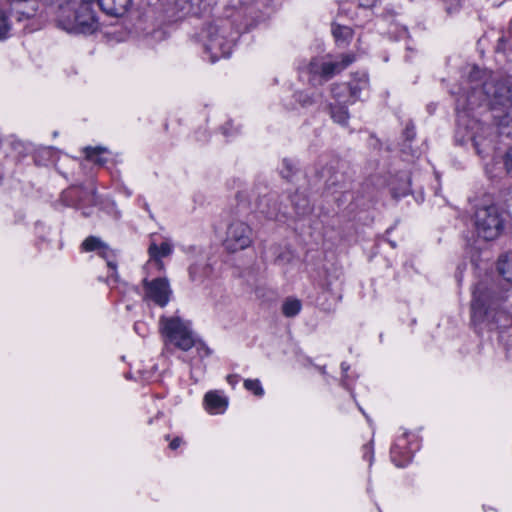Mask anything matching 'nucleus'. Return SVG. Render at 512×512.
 <instances>
[{
	"label": "nucleus",
	"mask_w": 512,
	"mask_h": 512,
	"mask_svg": "<svg viewBox=\"0 0 512 512\" xmlns=\"http://www.w3.org/2000/svg\"><path fill=\"white\" fill-rule=\"evenodd\" d=\"M85 154L87 160L97 165H103L107 161V155L109 154V152L107 151V149L102 147H86Z\"/></svg>",
	"instance_id": "18"
},
{
	"label": "nucleus",
	"mask_w": 512,
	"mask_h": 512,
	"mask_svg": "<svg viewBox=\"0 0 512 512\" xmlns=\"http://www.w3.org/2000/svg\"><path fill=\"white\" fill-rule=\"evenodd\" d=\"M173 251V244L170 240H164L161 243H157L155 240H151L148 254H149V265H155L158 269L163 268L161 259L169 256Z\"/></svg>",
	"instance_id": "14"
},
{
	"label": "nucleus",
	"mask_w": 512,
	"mask_h": 512,
	"mask_svg": "<svg viewBox=\"0 0 512 512\" xmlns=\"http://www.w3.org/2000/svg\"><path fill=\"white\" fill-rule=\"evenodd\" d=\"M296 96H297L298 101L301 103V105L303 107L308 106L314 102L312 96L308 95L307 93L299 92V93H297Z\"/></svg>",
	"instance_id": "28"
},
{
	"label": "nucleus",
	"mask_w": 512,
	"mask_h": 512,
	"mask_svg": "<svg viewBox=\"0 0 512 512\" xmlns=\"http://www.w3.org/2000/svg\"><path fill=\"white\" fill-rule=\"evenodd\" d=\"M332 32L336 40H346L351 36V29L345 26H335Z\"/></svg>",
	"instance_id": "24"
},
{
	"label": "nucleus",
	"mask_w": 512,
	"mask_h": 512,
	"mask_svg": "<svg viewBox=\"0 0 512 512\" xmlns=\"http://www.w3.org/2000/svg\"><path fill=\"white\" fill-rule=\"evenodd\" d=\"M497 270L505 281L512 284V252L500 256Z\"/></svg>",
	"instance_id": "17"
},
{
	"label": "nucleus",
	"mask_w": 512,
	"mask_h": 512,
	"mask_svg": "<svg viewBox=\"0 0 512 512\" xmlns=\"http://www.w3.org/2000/svg\"><path fill=\"white\" fill-rule=\"evenodd\" d=\"M82 249L86 252L97 251L99 256L106 260L107 266L113 271L116 270L115 256L113 251L97 237H88L82 243Z\"/></svg>",
	"instance_id": "12"
},
{
	"label": "nucleus",
	"mask_w": 512,
	"mask_h": 512,
	"mask_svg": "<svg viewBox=\"0 0 512 512\" xmlns=\"http://www.w3.org/2000/svg\"><path fill=\"white\" fill-rule=\"evenodd\" d=\"M486 169H487V172H488L489 174L494 175V174H493V171L489 170V168H488V167H487Z\"/></svg>",
	"instance_id": "38"
},
{
	"label": "nucleus",
	"mask_w": 512,
	"mask_h": 512,
	"mask_svg": "<svg viewBox=\"0 0 512 512\" xmlns=\"http://www.w3.org/2000/svg\"><path fill=\"white\" fill-rule=\"evenodd\" d=\"M12 31V20L9 12L0 7V41L10 37Z\"/></svg>",
	"instance_id": "19"
},
{
	"label": "nucleus",
	"mask_w": 512,
	"mask_h": 512,
	"mask_svg": "<svg viewBox=\"0 0 512 512\" xmlns=\"http://www.w3.org/2000/svg\"><path fill=\"white\" fill-rule=\"evenodd\" d=\"M98 3L106 14L121 16L127 11L130 0H98Z\"/></svg>",
	"instance_id": "16"
},
{
	"label": "nucleus",
	"mask_w": 512,
	"mask_h": 512,
	"mask_svg": "<svg viewBox=\"0 0 512 512\" xmlns=\"http://www.w3.org/2000/svg\"><path fill=\"white\" fill-rule=\"evenodd\" d=\"M92 1H93V0H80V2H82V3H88V4H90V5H91V2H92Z\"/></svg>",
	"instance_id": "36"
},
{
	"label": "nucleus",
	"mask_w": 512,
	"mask_h": 512,
	"mask_svg": "<svg viewBox=\"0 0 512 512\" xmlns=\"http://www.w3.org/2000/svg\"><path fill=\"white\" fill-rule=\"evenodd\" d=\"M145 299L153 301L160 307L169 302L171 289L165 278H156L152 281L144 280Z\"/></svg>",
	"instance_id": "11"
},
{
	"label": "nucleus",
	"mask_w": 512,
	"mask_h": 512,
	"mask_svg": "<svg viewBox=\"0 0 512 512\" xmlns=\"http://www.w3.org/2000/svg\"><path fill=\"white\" fill-rule=\"evenodd\" d=\"M227 382L232 385V386H235L237 384V379H236V376L234 375H228L227 376Z\"/></svg>",
	"instance_id": "34"
},
{
	"label": "nucleus",
	"mask_w": 512,
	"mask_h": 512,
	"mask_svg": "<svg viewBox=\"0 0 512 512\" xmlns=\"http://www.w3.org/2000/svg\"><path fill=\"white\" fill-rule=\"evenodd\" d=\"M377 3V0H359V6L363 8H371L374 7Z\"/></svg>",
	"instance_id": "32"
},
{
	"label": "nucleus",
	"mask_w": 512,
	"mask_h": 512,
	"mask_svg": "<svg viewBox=\"0 0 512 512\" xmlns=\"http://www.w3.org/2000/svg\"><path fill=\"white\" fill-rule=\"evenodd\" d=\"M57 25L71 33L90 34L98 29L95 12L80 0H59L55 10Z\"/></svg>",
	"instance_id": "4"
},
{
	"label": "nucleus",
	"mask_w": 512,
	"mask_h": 512,
	"mask_svg": "<svg viewBox=\"0 0 512 512\" xmlns=\"http://www.w3.org/2000/svg\"><path fill=\"white\" fill-rule=\"evenodd\" d=\"M410 437L415 439L414 435L403 433L391 448V460L397 467L406 466L412 460L415 450L418 449L417 442L412 443L409 440Z\"/></svg>",
	"instance_id": "10"
},
{
	"label": "nucleus",
	"mask_w": 512,
	"mask_h": 512,
	"mask_svg": "<svg viewBox=\"0 0 512 512\" xmlns=\"http://www.w3.org/2000/svg\"><path fill=\"white\" fill-rule=\"evenodd\" d=\"M228 398L222 391H208L203 399L205 410L211 415L223 414L228 407Z\"/></svg>",
	"instance_id": "13"
},
{
	"label": "nucleus",
	"mask_w": 512,
	"mask_h": 512,
	"mask_svg": "<svg viewBox=\"0 0 512 512\" xmlns=\"http://www.w3.org/2000/svg\"><path fill=\"white\" fill-rule=\"evenodd\" d=\"M302 309L301 301L296 298H287L282 305V313L286 317H294Z\"/></svg>",
	"instance_id": "21"
},
{
	"label": "nucleus",
	"mask_w": 512,
	"mask_h": 512,
	"mask_svg": "<svg viewBox=\"0 0 512 512\" xmlns=\"http://www.w3.org/2000/svg\"><path fill=\"white\" fill-rule=\"evenodd\" d=\"M196 351L200 357H207L210 355V349L203 343H197L195 341Z\"/></svg>",
	"instance_id": "29"
},
{
	"label": "nucleus",
	"mask_w": 512,
	"mask_h": 512,
	"mask_svg": "<svg viewBox=\"0 0 512 512\" xmlns=\"http://www.w3.org/2000/svg\"><path fill=\"white\" fill-rule=\"evenodd\" d=\"M262 213H265L266 216L270 219H274L276 221H283V219L286 217V213L280 214L278 208L276 207V204H273V208H269L265 210L264 208L261 209Z\"/></svg>",
	"instance_id": "25"
},
{
	"label": "nucleus",
	"mask_w": 512,
	"mask_h": 512,
	"mask_svg": "<svg viewBox=\"0 0 512 512\" xmlns=\"http://www.w3.org/2000/svg\"><path fill=\"white\" fill-rule=\"evenodd\" d=\"M503 162L507 174L512 176V147L505 153Z\"/></svg>",
	"instance_id": "27"
},
{
	"label": "nucleus",
	"mask_w": 512,
	"mask_h": 512,
	"mask_svg": "<svg viewBox=\"0 0 512 512\" xmlns=\"http://www.w3.org/2000/svg\"><path fill=\"white\" fill-rule=\"evenodd\" d=\"M244 388L255 396L262 397L264 395V389L259 379H246L244 380Z\"/></svg>",
	"instance_id": "23"
},
{
	"label": "nucleus",
	"mask_w": 512,
	"mask_h": 512,
	"mask_svg": "<svg viewBox=\"0 0 512 512\" xmlns=\"http://www.w3.org/2000/svg\"><path fill=\"white\" fill-rule=\"evenodd\" d=\"M347 85H348L349 96L351 97V101L355 102L357 99L360 98L361 93L363 91L368 90V87H369L368 75L366 73H359Z\"/></svg>",
	"instance_id": "15"
},
{
	"label": "nucleus",
	"mask_w": 512,
	"mask_h": 512,
	"mask_svg": "<svg viewBox=\"0 0 512 512\" xmlns=\"http://www.w3.org/2000/svg\"><path fill=\"white\" fill-rule=\"evenodd\" d=\"M139 326H140V324H135L134 328H135V331H136L138 334H141V332L139 331Z\"/></svg>",
	"instance_id": "35"
},
{
	"label": "nucleus",
	"mask_w": 512,
	"mask_h": 512,
	"mask_svg": "<svg viewBox=\"0 0 512 512\" xmlns=\"http://www.w3.org/2000/svg\"><path fill=\"white\" fill-rule=\"evenodd\" d=\"M331 117L335 122L341 125L346 124L349 118L346 106L340 104L331 106Z\"/></svg>",
	"instance_id": "22"
},
{
	"label": "nucleus",
	"mask_w": 512,
	"mask_h": 512,
	"mask_svg": "<svg viewBox=\"0 0 512 512\" xmlns=\"http://www.w3.org/2000/svg\"><path fill=\"white\" fill-rule=\"evenodd\" d=\"M504 297L487 282L478 283L472 292L471 318L476 326L498 330L502 341L511 342L512 314L504 307Z\"/></svg>",
	"instance_id": "2"
},
{
	"label": "nucleus",
	"mask_w": 512,
	"mask_h": 512,
	"mask_svg": "<svg viewBox=\"0 0 512 512\" xmlns=\"http://www.w3.org/2000/svg\"><path fill=\"white\" fill-rule=\"evenodd\" d=\"M234 45V39L228 38L226 31L216 26H210L206 31L204 47L210 55V61L216 62L229 57Z\"/></svg>",
	"instance_id": "7"
},
{
	"label": "nucleus",
	"mask_w": 512,
	"mask_h": 512,
	"mask_svg": "<svg viewBox=\"0 0 512 512\" xmlns=\"http://www.w3.org/2000/svg\"><path fill=\"white\" fill-rule=\"evenodd\" d=\"M29 7L26 9V8H21V7H17L16 10L19 14H21L22 16L26 17V18H29V17H32L36 11V3L34 1L30 2L29 3Z\"/></svg>",
	"instance_id": "26"
},
{
	"label": "nucleus",
	"mask_w": 512,
	"mask_h": 512,
	"mask_svg": "<svg viewBox=\"0 0 512 512\" xmlns=\"http://www.w3.org/2000/svg\"><path fill=\"white\" fill-rule=\"evenodd\" d=\"M182 444V439L179 438V437H176L174 438L171 442H170V448L172 450H175L177 449L180 445Z\"/></svg>",
	"instance_id": "33"
},
{
	"label": "nucleus",
	"mask_w": 512,
	"mask_h": 512,
	"mask_svg": "<svg viewBox=\"0 0 512 512\" xmlns=\"http://www.w3.org/2000/svg\"><path fill=\"white\" fill-rule=\"evenodd\" d=\"M473 220L478 236L487 241L500 235L505 221L503 211L488 196L475 204Z\"/></svg>",
	"instance_id": "5"
},
{
	"label": "nucleus",
	"mask_w": 512,
	"mask_h": 512,
	"mask_svg": "<svg viewBox=\"0 0 512 512\" xmlns=\"http://www.w3.org/2000/svg\"><path fill=\"white\" fill-rule=\"evenodd\" d=\"M295 208H296V210H297V213H298V214H300V211H299V210H300V207H299L297 204H295Z\"/></svg>",
	"instance_id": "37"
},
{
	"label": "nucleus",
	"mask_w": 512,
	"mask_h": 512,
	"mask_svg": "<svg viewBox=\"0 0 512 512\" xmlns=\"http://www.w3.org/2000/svg\"><path fill=\"white\" fill-rule=\"evenodd\" d=\"M253 243V231L251 227L242 221H233L229 224L224 247L230 253H236L247 249Z\"/></svg>",
	"instance_id": "8"
},
{
	"label": "nucleus",
	"mask_w": 512,
	"mask_h": 512,
	"mask_svg": "<svg viewBox=\"0 0 512 512\" xmlns=\"http://www.w3.org/2000/svg\"><path fill=\"white\" fill-rule=\"evenodd\" d=\"M283 165L286 167L287 169V173L284 172V170H282V174L284 177H289L290 173L294 170L295 166L293 164L292 161H289V160H283Z\"/></svg>",
	"instance_id": "30"
},
{
	"label": "nucleus",
	"mask_w": 512,
	"mask_h": 512,
	"mask_svg": "<svg viewBox=\"0 0 512 512\" xmlns=\"http://www.w3.org/2000/svg\"><path fill=\"white\" fill-rule=\"evenodd\" d=\"M57 25L71 33L90 34L98 29L95 12L80 0H59L55 10Z\"/></svg>",
	"instance_id": "3"
},
{
	"label": "nucleus",
	"mask_w": 512,
	"mask_h": 512,
	"mask_svg": "<svg viewBox=\"0 0 512 512\" xmlns=\"http://www.w3.org/2000/svg\"><path fill=\"white\" fill-rule=\"evenodd\" d=\"M482 107L491 112L499 133L512 138V82L499 81L492 73L473 67L467 86L456 99L457 140H471L479 155L493 146L491 128L469 114L470 110Z\"/></svg>",
	"instance_id": "1"
},
{
	"label": "nucleus",
	"mask_w": 512,
	"mask_h": 512,
	"mask_svg": "<svg viewBox=\"0 0 512 512\" xmlns=\"http://www.w3.org/2000/svg\"><path fill=\"white\" fill-rule=\"evenodd\" d=\"M77 191H78V190H76V189H69V190H67L66 192H64L63 197H64V200H65V201H67V204H68V205H76V204H77V203H76L74 200H72V199H71V200H68V198H69L72 194L76 193Z\"/></svg>",
	"instance_id": "31"
},
{
	"label": "nucleus",
	"mask_w": 512,
	"mask_h": 512,
	"mask_svg": "<svg viewBox=\"0 0 512 512\" xmlns=\"http://www.w3.org/2000/svg\"><path fill=\"white\" fill-rule=\"evenodd\" d=\"M333 98L340 104L353 103L346 83L335 85L331 90Z\"/></svg>",
	"instance_id": "20"
},
{
	"label": "nucleus",
	"mask_w": 512,
	"mask_h": 512,
	"mask_svg": "<svg viewBox=\"0 0 512 512\" xmlns=\"http://www.w3.org/2000/svg\"><path fill=\"white\" fill-rule=\"evenodd\" d=\"M24 4H25V3L19 2L17 5H18V6H22V5H24Z\"/></svg>",
	"instance_id": "39"
},
{
	"label": "nucleus",
	"mask_w": 512,
	"mask_h": 512,
	"mask_svg": "<svg viewBox=\"0 0 512 512\" xmlns=\"http://www.w3.org/2000/svg\"><path fill=\"white\" fill-rule=\"evenodd\" d=\"M353 61L354 57L352 55L343 56L341 61L317 58L310 62L308 66V72L314 77L320 76L324 80H328L335 74L344 70Z\"/></svg>",
	"instance_id": "9"
},
{
	"label": "nucleus",
	"mask_w": 512,
	"mask_h": 512,
	"mask_svg": "<svg viewBox=\"0 0 512 512\" xmlns=\"http://www.w3.org/2000/svg\"><path fill=\"white\" fill-rule=\"evenodd\" d=\"M159 329L166 347L173 345L182 351H188L195 346V337L190 322L178 316L161 317Z\"/></svg>",
	"instance_id": "6"
}]
</instances>
